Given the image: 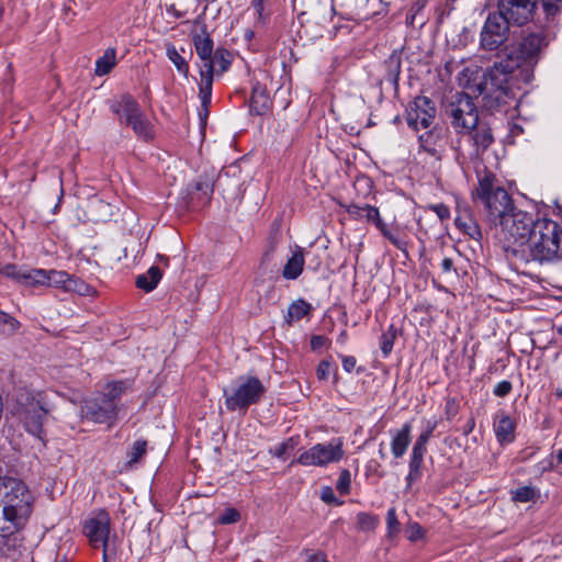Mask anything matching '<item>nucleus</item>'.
I'll use <instances>...</instances> for the list:
<instances>
[{"label": "nucleus", "instance_id": "ddd939ff", "mask_svg": "<svg viewBox=\"0 0 562 562\" xmlns=\"http://www.w3.org/2000/svg\"><path fill=\"white\" fill-rule=\"evenodd\" d=\"M436 106L431 99L425 95L416 97L406 110L407 124L414 130L428 128L436 116Z\"/></svg>", "mask_w": 562, "mask_h": 562}, {"label": "nucleus", "instance_id": "338daca9", "mask_svg": "<svg viewBox=\"0 0 562 562\" xmlns=\"http://www.w3.org/2000/svg\"><path fill=\"white\" fill-rule=\"evenodd\" d=\"M254 36H255V32L252 30L248 29L245 31V34H244L245 40L251 41L254 38Z\"/></svg>", "mask_w": 562, "mask_h": 562}, {"label": "nucleus", "instance_id": "37998d69", "mask_svg": "<svg viewBox=\"0 0 562 562\" xmlns=\"http://www.w3.org/2000/svg\"><path fill=\"white\" fill-rule=\"evenodd\" d=\"M432 430H434V427L425 430L417 437V439L413 446L412 452L425 456V453L427 451V443L432 435Z\"/></svg>", "mask_w": 562, "mask_h": 562}, {"label": "nucleus", "instance_id": "f257e3e1", "mask_svg": "<svg viewBox=\"0 0 562 562\" xmlns=\"http://www.w3.org/2000/svg\"><path fill=\"white\" fill-rule=\"evenodd\" d=\"M519 68V63L514 60L513 53L507 58L496 61L483 74L477 81L480 67H467L461 72V85L473 94H484L485 105L496 110L516 100L517 94L513 82L514 72Z\"/></svg>", "mask_w": 562, "mask_h": 562}, {"label": "nucleus", "instance_id": "4d7b16f0", "mask_svg": "<svg viewBox=\"0 0 562 562\" xmlns=\"http://www.w3.org/2000/svg\"><path fill=\"white\" fill-rule=\"evenodd\" d=\"M331 371V364L327 360L321 361V363L317 367L316 374L319 380H326Z\"/></svg>", "mask_w": 562, "mask_h": 562}, {"label": "nucleus", "instance_id": "72a5a7b5", "mask_svg": "<svg viewBox=\"0 0 562 562\" xmlns=\"http://www.w3.org/2000/svg\"><path fill=\"white\" fill-rule=\"evenodd\" d=\"M147 452V441L145 439H137L133 442L126 452V462L128 465L137 463Z\"/></svg>", "mask_w": 562, "mask_h": 562}, {"label": "nucleus", "instance_id": "f03ea898", "mask_svg": "<svg viewBox=\"0 0 562 562\" xmlns=\"http://www.w3.org/2000/svg\"><path fill=\"white\" fill-rule=\"evenodd\" d=\"M562 228L549 218H538L536 228L525 241L518 246H506L508 256L516 262L528 265L530 262H551L561 251Z\"/></svg>", "mask_w": 562, "mask_h": 562}, {"label": "nucleus", "instance_id": "6e6d98bb", "mask_svg": "<svg viewBox=\"0 0 562 562\" xmlns=\"http://www.w3.org/2000/svg\"><path fill=\"white\" fill-rule=\"evenodd\" d=\"M328 344L327 337L323 335H313L311 337V349L313 351H319L324 347H326Z\"/></svg>", "mask_w": 562, "mask_h": 562}, {"label": "nucleus", "instance_id": "aec40b11", "mask_svg": "<svg viewBox=\"0 0 562 562\" xmlns=\"http://www.w3.org/2000/svg\"><path fill=\"white\" fill-rule=\"evenodd\" d=\"M271 99L265 86L256 83L249 99V112L252 115H265L271 108Z\"/></svg>", "mask_w": 562, "mask_h": 562}, {"label": "nucleus", "instance_id": "dca6fc26", "mask_svg": "<svg viewBox=\"0 0 562 562\" xmlns=\"http://www.w3.org/2000/svg\"><path fill=\"white\" fill-rule=\"evenodd\" d=\"M536 9V0H499V13L510 24L524 25L531 18Z\"/></svg>", "mask_w": 562, "mask_h": 562}, {"label": "nucleus", "instance_id": "58836bf2", "mask_svg": "<svg viewBox=\"0 0 562 562\" xmlns=\"http://www.w3.org/2000/svg\"><path fill=\"white\" fill-rule=\"evenodd\" d=\"M20 323L9 314L0 311V335H12L19 328Z\"/></svg>", "mask_w": 562, "mask_h": 562}, {"label": "nucleus", "instance_id": "c85d7f7f", "mask_svg": "<svg viewBox=\"0 0 562 562\" xmlns=\"http://www.w3.org/2000/svg\"><path fill=\"white\" fill-rule=\"evenodd\" d=\"M116 65V50L113 47L108 48L103 56L95 61V75H108Z\"/></svg>", "mask_w": 562, "mask_h": 562}, {"label": "nucleus", "instance_id": "09e8293b", "mask_svg": "<svg viewBox=\"0 0 562 562\" xmlns=\"http://www.w3.org/2000/svg\"><path fill=\"white\" fill-rule=\"evenodd\" d=\"M432 138H434V134L431 131L425 132L424 134L419 135V137H418L420 147L425 151H427L431 155H434L436 151V149L434 148Z\"/></svg>", "mask_w": 562, "mask_h": 562}, {"label": "nucleus", "instance_id": "5fc2aeb1", "mask_svg": "<svg viewBox=\"0 0 562 562\" xmlns=\"http://www.w3.org/2000/svg\"><path fill=\"white\" fill-rule=\"evenodd\" d=\"M406 532H407V539L409 541H417V540L422 539L424 536V530L420 527V525L417 522L409 525Z\"/></svg>", "mask_w": 562, "mask_h": 562}, {"label": "nucleus", "instance_id": "79ce46f5", "mask_svg": "<svg viewBox=\"0 0 562 562\" xmlns=\"http://www.w3.org/2000/svg\"><path fill=\"white\" fill-rule=\"evenodd\" d=\"M357 524L359 529L369 531L373 530L378 526L379 518L367 513H359L357 516Z\"/></svg>", "mask_w": 562, "mask_h": 562}, {"label": "nucleus", "instance_id": "4be33fe9", "mask_svg": "<svg viewBox=\"0 0 562 562\" xmlns=\"http://www.w3.org/2000/svg\"><path fill=\"white\" fill-rule=\"evenodd\" d=\"M454 223L460 231L470 236L472 239L479 240L482 237L480 226L474 221L469 209H459Z\"/></svg>", "mask_w": 562, "mask_h": 562}, {"label": "nucleus", "instance_id": "680f3d73", "mask_svg": "<svg viewBox=\"0 0 562 562\" xmlns=\"http://www.w3.org/2000/svg\"><path fill=\"white\" fill-rule=\"evenodd\" d=\"M441 270L443 273H449L453 270V260L451 258H443L441 261Z\"/></svg>", "mask_w": 562, "mask_h": 562}, {"label": "nucleus", "instance_id": "a18cd8bd", "mask_svg": "<svg viewBox=\"0 0 562 562\" xmlns=\"http://www.w3.org/2000/svg\"><path fill=\"white\" fill-rule=\"evenodd\" d=\"M536 491L531 486H522L513 492V501L519 503H527L533 501Z\"/></svg>", "mask_w": 562, "mask_h": 562}, {"label": "nucleus", "instance_id": "c756f323", "mask_svg": "<svg viewBox=\"0 0 562 562\" xmlns=\"http://www.w3.org/2000/svg\"><path fill=\"white\" fill-rule=\"evenodd\" d=\"M127 389V383L125 381H113L109 383L105 387V392H101L105 398L110 400L112 404L119 406L122 395L125 393Z\"/></svg>", "mask_w": 562, "mask_h": 562}, {"label": "nucleus", "instance_id": "a878e982", "mask_svg": "<svg viewBox=\"0 0 562 562\" xmlns=\"http://www.w3.org/2000/svg\"><path fill=\"white\" fill-rule=\"evenodd\" d=\"M312 310L311 303L303 299H297L289 305L284 319L289 325H292L294 322H299L310 315Z\"/></svg>", "mask_w": 562, "mask_h": 562}, {"label": "nucleus", "instance_id": "b1692460", "mask_svg": "<svg viewBox=\"0 0 562 562\" xmlns=\"http://www.w3.org/2000/svg\"><path fill=\"white\" fill-rule=\"evenodd\" d=\"M125 124L133 130L138 138H142L145 142H149L155 137L154 127L144 112L138 114L136 119H133Z\"/></svg>", "mask_w": 562, "mask_h": 562}, {"label": "nucleus", "instance_id": "603ef678", "mask_svg": "<svg viewBox=\"0 0 562 562\" xmlns=\"http://www.w3.org/2000/svg\"><path fill=\"white\" fill-rule=\"evenodd\" d=\"M240 518V514L235 508H227L223 515L220 517V521L222 524L228 525L237 522Z\"/></svg>", "mask_w": 562, "mask_h": 562}, {"label": "nucleus", "instance_id": "bb28decb", "mask_svg": "<svg viewBox=\"0 0 562 562\" xmlns=\"http://www.w3.org/2000/svg\"><path fill=\"white\" fill-rule=\"evenodd\" d=\"M162 272L159 267L151 266L146 273L139 274L136 278V286L145 292H151L156 289L161 280Z\"/></svg>", "mask_w": 562, "mask_h": 562}, {"label": "nucleus", "instance_id": "a19ab883", "mask_svg": "<svg viewBox=\"0 0 562 562\" xmlns=\"http://www.w3.org/2000/svg\"><path fill=\"white\" fill-rule=\"evenodd\" d=\"M265 1L266 0H251V8L256 14V27H263L269 20V14L265 13Z\"/></svg>", "mask_w": 562, "mask_h": 562}, {"label": "nucleus", "instance_id": "69168bd1", "mask_svg": "<svg viewBox=\"0 0 562 562\" xmlns=\"http://www.w3.org/2000/svg\"><path fill=\"white\" fill-rule=\"evenodd\" d=\"M342 367L347 372H351V358L349 356L342 357Z\"/></svg>", "mask_w": 562, "mask_h": 562}, {"label": "nucleus", "instance_id": "052dcab7", "mask_svg": "<svg viewBox=\"0 0 562 562\" xmlns=\"http://www.w3.org/2000/svg\"><path fill=\"white\" fill-rule=\"evenodd\" d=\"M102 546V549H103V557H102V562H109L112 558H115L116 555V552L114 549H112L110 547V543L106 542V543H103L101 544Z\"/></svg>", "mask_w": 562, "mask_h": 562}, {"label": "nucleus", "instance_id": "c03bdc74", "mask_svg": "<svg viewBox=\"0 0 562 562\" xmlns=\"http://www.w3.org/2000/svg\"><path fill=\"white\" fill-rule=\"evenodd\" d=\"M49 283L48 285H63L64 288L69 289L68 282L71 281V277L65 271H48Z\"/></svg>", "mask_w": 562, "mask_h": 562}, {"label": "nucleus", "instance_id": "412c9836", "mask_svg": "<svg viewBox=\"0 0 562 562\" xmlns=\"http://www.w3.org/2000/svg\"><path fill=\"white\" fill-rule=\"evenodd\" d=\"M305 262V254L303 248L295 246L291 257L286 260L283 269L282 277L285 280H296L303 272Z\"/></svg>", "mask_w": 562, "mask_h": 562}, {"label": "nucleus", "instance_id": "3c124183", "mask_svg": "<svg viewBox=\"0 0 562 562\" xmlns=\"http://www.w3.org/2000/svg\"><path fill=\"white\" fill-rule=\"evenodd\" d=\"M547 16H554L561 9L562 0H541Z\"/></svg>", "mask_w": 562, "mask_h": 562}, {"label": "nucleus", "instance_id": "bf43d9fd", "mask_svg": "<svg viewBox=\"0 0 562 562\" xmlns=\"http://www.w3.org/2000/svg\"><path fill=\"white\" fill-rule=\"evenodd\" d=\"M293 438H290L289 440L280 443L278 447H276V450L273 452V456L276 458L282 459L284 454L286 453L289 448H293Z\"/></svg>", "mask_w": 562, "mask_h": 562}, {"label": "nucleus", "instance_id": "774afa93", "mask_svg": "<svg viewBox=\"0 0 562 562\" xmlns=\"http://www.w3.org/2000/svg\"><path fill=\"white\" fill-rule=\"evenodd\" d=\"M453 405H454L453 401H448V403H447V414H452V415L456 414V411L452 407Z\"/></svg>", "mask_w": 562, "mask_h": 562}, {"label": "nucleus", "instance_id": "c9c22d12", "mask_svg": "<svg viewBox=\"0 0 562 562\" xmlns=\"http://www.w3.org/2000/svg\"><path fill=\"white\" fill-rule=\"evenodd\" d=\"M212 59L214 60V66H220L218 72L223 74L229 69L233 61V54L224 47H218L212 55Z\"/></svg>", "mask_w": 562, "mask_h": 562}, {"label": "nucleus", "instance_id": "4c0bfd02", "mask_svg": "<svg viewBox=\"0 0 562 562\" xmlns=\"http://www.w3.org/2000/svg\"><path fill=\"white\" fill-rule=\"evenodd\" d=\"M397 330L394 325H390L386 331H384L380 337V348L384 357H387L394 346V340L396 338Z\"/></svg>", "mask_w": 562, "mask_h": 562}, {"label": "nucleus", "instance_id": "6ab92c4d", "mask_svg": "<svg viewBox=\"0 0 562 562\" xmlns=\"http://www.w3.org/2000/svg\"><path fill=\"white\" fill-rule=\"evenodd\" d=\"M46 416L47 411L41 405L29 408L24 415L25 430L37 439L44 440L45 431L43 423Z\"/></svg>", "mask_w": 562, "mask_h": 562}, {"label": "nucleus", "instance_id": "2eb2a0df", "mask_svg": "<svg viewBox=\"0 0 562 562\" xmlns=\"http://www.w3.org/2000/svg\"><path fill=\"white\" fill-rule=\"evenodd\" d=\"M111 519L105 510H100L95 516L83 521L82 533L88 538L93 548L109 542Z\"/></svg>", "mask_w": 562, "mask_h": 562}, {"label": "nucleus", "instance_id": "9d476101", "mask_svg": "<svg viewBox=\"0 0 562 562\" xmlns=\"http://www.w3.org/2000/svg\"><path fill=\"white\" fill-rule=\"evenodd\" d=\"M119 411L120 407L112 404L101 393L85 398L80 405L81 418L95 424H114Z\"/></svg>", "mask_w": 562, "mask_h": 562}, {"label": "nucleus", "instance_id": "6e6552de", "mask_svg": "<svg viewBox=\"0 0 562 562\" xmlns=\"http://www.w3.org/2000/svg\"><path fill=\"white\" fill-rule=\"evenodd\" d=\"M537 223L538 218L535 220L531 214L517 210L514 205L513 210L507 212L504 218L494 227L495 235L506 246H518L529 241Z\"/></svg>", "mask_w": 562, "mask_h": 562}, {"label": "nucleus", "instance_id": "7ed1b4c3", "mask_svg": "<svg viewBox=\"0 0 562 562\" xmlns=\"http://www.w3.org/2000/svg\"><path fill=\"white\" fill-rule=\"evenodd\" d=\"M471 196L474 203L483 205L486 220L493 227L514 206L509 193L497 184L496 176L488 170H484L483 175L477 176V186L472 190Z\"/></svg>", "mask_w": 562, "mask_h": 562}, {"label": "nucleus", "instance_id": "f3484780", "mask_svg": "<svg viewBox=\"0 0 562 562\" xmlns=\"http://www.w3.org/2000/svg\"><path fill=\"white\" fill-rule=\"evenodd\" d=\"M464 135L471 142V157H480L494 143L492 128L486 122L480 121L475 127L468 131Z\"/></svg>", "mask_w": 562, "mask_h": 562}, {"label": "nucleus", "instance_id": "423d86ee", "mask_svg": "<svg viewBox=\"0 0 562 562\" xmlns=\"http://www.w3.org/2000/svg\"><path fill=\"white\" fill-rule=\"evenodd\" d=\"M192 43L196 55L201 60V64L199 65V72L201 77V81L199 83V97L201 99L202 106L206 108L211 103L215 71L214 60L212 59V55L215 52L214 42L207 31L206 24L201 26L199 33L192 34Z\"/></svg>", "mask_w": 562, "mask_h": 562}, {"label": "nucleus", "instance_id": "f8f14e48", "mask_svg": "<svg viewBox=\"0 0 562 562\" xmlns=\"http://www.w3.org/2000/svg\"><path fill=\"white\" fill-rule=\"evenodd\" d=\"M342 454L340 442L316 443L303 451L292 463L296 462L304 467H325L338 462Z\"/></svg>", "mask_w": 562, "mask_h": 562}, {"label": "nucleus", "instance_id": "5701e85b", "mask_svg": "<svg viewBox=\"0 0 562 562\" xmlns=\"http://www.w3.org/2000/svg\"><path fill=\"white\" fill-rule=\"evenodd\" d=\"M412 424L405 423L393 434L391 450L395 459L402 458L411 443Z\"/></svg>", "mask_w": 562, "mask_h": 562}, {"label": "nucleus", "instance_id": "8fccbe9b", "mask_svg": "<svg viewBox=\"0 0 562 562\" xmlns=\"http://www.w3.org/2000/svg\"><path fill=\"white\" fill-rule=\"evenodd\" d=\"M349 485H350V473L348 470H342L340 473V476L337 481L336 488L337 491L345 495L349 492Z\"/></svg>", "mask_w": 562, "mask_h": 562}, {"label": "nucleus", "instance_id": "0e129e2a", "mask_svg": "<svg viewBox=\"0 0 562 562\" xmlns=\"http://www.w3.org/2000/svg\"><path fill=\"white\" fill-rule=\"evenodd\" d=\"M19 528H13L12 524H10V526H3V527H0V531L2 532V536L5 537V536H9L11 533H13L15 530H18Z\"/></svg>", "mask_w": 562, "mask_h": 562}, {"label": "nucleus", "instance_id": "a211bd4d", "mask_svg": "<svg viewBox=\"0 0 562 562\" xmlns=\"http://www.w3.org/2000/svg\"><path fill=\"white\" fill-rule=\"evenodd\" d=\"M110 109L119 116L121 123H127L143 112L139 103L130 93H124L119 101H113Z\"/></svg>", "mask_w": 562, "mask_h": 562}, {"label": "nucleus", "instance_id": "49530a36", "mask_svg": "<svg viewBox=\"0 0 562 562\" xmlns=\"http://www.w3.org/2000/svg\"><path fill=\"white\" fill-rule=\"evenodd\" d=\"M386 526H387V535L392 537L394 533L398 532L400 522L396 516L395 508H390L386 514Z\"/></svg>", "mask_w": 562, "mask_h": 562}, {"label": "nucleus", "instance_id": "ea45409f", "mask_svg": "<svg viewBox=\"0 0 562 562\" xmlns=\"http://www.w3.org/2000/svg\"><path fill=\"white\" fill-rule=\"evenodd\" d=\"M373 188L372 180L369 177H366L363 175L357 176L353 180V189L357 192V195H361L363 198H367L371 194Z\"/></svg>", "mask_w": 562, "mask_h": 562}, {"label": "nucleus", "instance_id": "9b49d317", "mask_svg": "<svg viewBox=\"0 0 562 562\" xmlns=\"http://www.w3.org/2000/svg\"><path fill=\"white\" fill-rule=\"evenodd\" d=\"M509 23L503 13H488L480 35V44L483 49H498L508 40Z\"/></svg>", "mask_w": 562, "mask_h": 562}, {"label": "nucleus", "instance_id": "473e14b6", "mask_svg": "<svg viewBox=\"0 0 562 562\" xmlns=\"http://www.w3.org/2000/svg\"><path fill=\"white\" fill-rule=\"evenodd\" d=\"M380 233L398 250L406 252L407 243L400 238L398 232L395 228H390L384 222L380 223L376 228Z\"/></svg>", "mask_w": 562, "mask_h": 562}, {"label": "nucleus", "instance_id": "e2e57ef3", "mask_svg": "<svg viewBox=\"0 0 562 562\" xmlns=\"http://www.w3.org/2000/svg\"><path fill=\"white\" fill-rule=\"evenodd\" d=\"M474 427H475V419H474V417H473V416H471V417L468 419V422H467V424L464 425V427H463V435H464V436H469V435L473 431Z\"/></svg>", "mask_w": 562, "mask_h": 562}, {"label": "nucleus", "instance_id": "4468645a", "mask_svg": "<svg viewBox=\"0 0 562 562\" xmlns=\"http://www.w3.org/2000/svg\"><path fill=\"white\" fill-rule=\"evenodd\" d=\"M548 44V36L543 32L530 33L519 43L514 60H517L519 66L521 63L533 66L540 59Z\"/></svg>", "mask_w": 562, "mask_h": 562}, {"label": "nucleus", "instance_id": "0eeeda50", "mask_svg": "<svg viewBox=\"0 0 562 562\" xmlns=\"http://www.w3.org/2000/svg\"><path fill=\"white\" fill-rule=\"evenodd\" d=\"M267 392L266 386L255 375H239L229 387L223 389L227 411L246 413L251 405L258 404Z\"/></svg>", "mask_w": 562, "mask_h": 562}, {"label": "nucleus", "instance_id": "2f4dec72", "mask_svg": "<svg viewBox=\"0 0 562 562\" xmlns=\"http://www.w3.org/2000/svg\"><path fill=\"white\" fill-rule=\"evenodd\" d=\"M423 462L424 456L412 452L408 464L409 471L406 476V482L408 486H411L414 482L418 481L422 477Z\"/></svg>", "mask_w": 562, "mask_h": 562}, {"label": "nucleus", "instance_id": "1a4fd4ad", "mask_svg": "<svg viewBox=\"0 0 562 562\" xmlns=\"http://www.w3.org/2000/svg\"><path fill=\"white\" fill-rule=\"evenodd\" d=\"M452 128L464 135L480 122L479 110L472 97L467 92L457 93L446 108Z\"/></svg>", "mask_w": 562, "mask_h": 562}, {"label": "nucleus", "instance_id": "39448f33", "mask_svg": "<svg viewBox=\"0 0 562 562\" xmlns=\"http://www.w3.org/2000/svg\"><path fill=\"white\" fill-rule=\"evenodd\" d=\"M229 172V169L220 172L216 180L213 173H203L189 183L184 196L187 207L200 210L207 206L215 187L222 189L224 194L227 193L232 198L236 196L241 183L239 179H232Z\"/></svg>", "mask_w": 562, "mask_h": 562}, {"label": "nucleus", "instance_id": "7c9ffc66", "mask_svg": "<svg viewBox=\"0 0 562 562\" xmlns=\"http://www.w3.org/2000/svg\"><path fill=\"white\" fill-rule=\"evenodd\" d=\"M166 55L168 59L175 65L177 70L188 78L189 75V64L188 61L179 54L176 46L172 44H168L166 47Z\"/></svg>", "mask_w": 562, "mask_h": 562}, {"label": "nucleus", "instance_id": "393cba45", "mask_svg": "<svg viewBox=\"0 0 562 562\" xmlns=\"http://www.w3.org/2000/svg\"><path fill=\"white\" fill-rule=\"evenodd\" d=\"M498 442L509 443L515 439V424L508 415H503L494 425Z\"/></svg>", "mask_w": 562, "mask_h": 562}, {"label": "nucleus", "instance_id": "cd10ccee", "mask_svg": "<svg viewBox=\"0 0 562 562\" xmlns=\"http://www.w3.org/2000/svg\"><path fill=\"white\" fill-rule=\"evenodd\" d=\"M364 218L368 223L373 224L375 228L382 223L380 212L376 207L369 204H360L353 202V220Z\"/></svg>", "mask_w": 562, "mask_h": 562}, {"label": "nucleus", "instance_id": "de8ad7c7", "mask_svg": "<svg viewBox=\"0 0 562 562\" xmlns=\"http://www.w3.org/2000/svg\"><path fill=\"white\" fill-rule=\"evenodd\" d=\"M321 499L328 504V505H334V506H340L344 502L342 501H339L335 493H334V490L330 487V486H324L322 487L321 490Z\"/></svg>", "mask_w": 562, "mask_h": 562}, {"label": "nucleus", "instance_id": "f704fd0d", "mask_svg": "<svg viewBox=\"0 0 562 562\" xmlns=\"http://www.w3.org/2000/svg\"><path fill=\"white\" fill-rule=\"evenodd\" d=\"M49 277L48 271L44 269H31L26 270L24 283L25 285H48Z\"/></svg>", "mask_w": 562, "mask_h": 562}, {"label": "nucleus", "instance_id": "20e7f679", "mask_svg": "<svg viewBox=\"0 0 562 562\" xmlns=\"http://www.w3.org/2000/svg\"><path fill=\"white\" fill-rule=\"evenodd\" d=\"M32 503L33 496L22 480L0 476V507L4 521L20 528L32 513Z\"/></svg>", "mask_w": 562, "mask_h": 562}, {"label": "nucleus", "instance_id": "e433bc0d", "mask_svg": "<svg viewBox=\"0 0 562 562\" xmlns=\"http://www.w3.org/2000/svg\"><path fill=\"white\" fill-rule=\"evenodd\" d=\"M25 272L26 270L22 269L21 267L14 263H7L0 268L1 276L21 284L24 283Z\"/></svg>", "mask_w": 562, "mask_h": 562}, {"label": "nucleus", "instance_id": "864d4df0", "mask_svg": "<svg viewBox=\"0 0 562 562\" xmlns=\"http://www.w3.org/2000/svg\"><path fill=\"white\" fill-rule=\"evenodd\" d=\"M512 383L507 380H504L495 385L493 393L497 397H505L512 392Z\"/></svg>", "mask_w": 562, "mask_h": 562}, {"label": "nucleus", "instance_id": "13d9d810", "mask_svg": "<svg viewBox=\"0 0 562 562\" xmlns=\"http://www.w3.org/2000/svg\"><path fill=\"white\" fill-rule=\"evenodd\" d=\"M431 210L437 214V216L443 221V220H447L450 217V210L449 207L443 204V203H439V204H435V205H431Z\"/></svg>", "mask_w": 562, "mask_h": 562}]
</instances>
